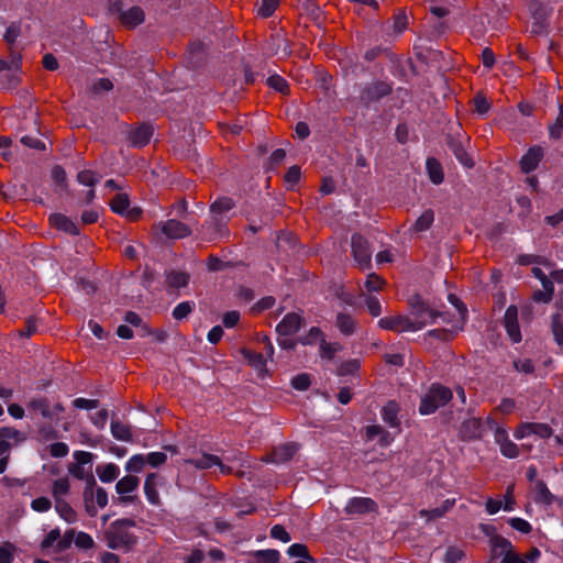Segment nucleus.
<instances>
[{
	"label": "nucleus",
	"mask_w": 563,
	"mask_h": 563,
	"mask_svg": "<svg viewBox=\"0 0 563 563\" xmlns=\"http://www.w3.org/2000/svg\"><path fill=\"white\" fill-rule=\"evenodd\" d=\"M134 526V521L130 519L112 522L106 531L107 547L112 550L129 551L136 543V537L131 531Z\"/></svg>",
	"instance_id": "obj_1"
},
{
	"label": "nucleus",
	"mask_w": 563,
	"mask_h": 563,
	"mask_svg": "<svg viewBox=\"0 0 563 563\" xmlns=\"http://www.w3.org/2000/svg\"><path fill=\"white\" fill-rule=\"evenodd\" d=\"M233 201L230 198L223 197L216 200L211 207V220L203 225L205 234L209 241H214L225 234L222 214L231 210Z\"/></svg>",
	"instance_id": "obj_2"
},
{
	"label": "nucleus",
	"mask_w": 563,
	"mask_h": 563,
	"mask_svg": "<svg viewBox=\"0 0 563 563\" xmlns=\"http://www.w3.org/2000/svg\"><path fill=\"white\" fill-rule=\"evenodd\" d=\"M452 398V391L441 385H432L422 397L419 412L423 416L433 413L440 407L446 405Z\"/></svg>",
	"instance_id": "obj_3"
},
{
	"label": "nucleus",
	"mask_w": 563,
	"mask_h": 563,
	"mask_svg": "<svg viewBox=\"0 0 563 563\" xmlns=\"http://www.w3.org/2000/svg\"><path fill=\"white\" fill-rule=\"evenodd\" d=\"M74 536V529L67 530L64 534H62L59 528H54L43 538L40 547L43 551L62 553L70 548Z\"/></svg>",
	"instance_id": "obj_4"
},
{
	"label": "nucleus",
	"mask_w": 563,
	"mask_h": 563,
	"mask_svg": "<svg viewBox=\"0 0 563 563\" xmlns=\"http://www.w3.org/2000/svg\"><path fill=\"white\" fill-rule=\"evenodd\" d=\"M379 328L394 332H416L421 330V323H412L410 316L397 314L378 320Z\"/></svg>",
	"instance_id": "obj_5"
},
{
	"label": "nucleus",
	"mask_w": 563,
	"mask_h": 563,
	"mask_svg": "<svg viewBox=\"0 0 563 563\" xmlns=\"http://www.w3.org/2000/svg\"><path fill=\"white\" fill-rule=\"evenodd\" d=\"M351 245L355 263L362 269L368 268L372 261V250L367 240H365L361 234H353Z\"/></svg>",
	"instance_id": "obj_6"
},
{
	"label": "nucleus",
	"mask_w": 563,
	"mask_h": 563,
	"mask_svg": "<svg viewBox=\"0 0 563 563\" xmlns=\"http://www.w3.org/2000/svg\"><path fill=\"white\" fill-rule=\"evenodd\" d=\"M153 230L155 233L162 232L168 239H183L191 234L187 224L174 219L154 224Z\"/></svg>",
	"instance_id": "obj_7"
},
{
	"label": "nucleus",
	"mask_w": 563,
	"mask_h": 563,
	"mask_svg": "<svg viewBox=\"0 0 563 563\" xmlns=\"http://www.w3.org/2000/svg\"><path fill=\"white\" fill-rule=\"evenodd\" d=\"M438 317H442V314L432 309L428 303L423 301L412 303V323H421V329L428 324L434 323Z\"/></svg>",
	"instance_id": "obj_8"
},
{
	"label": "nucleus",
	"mask_w": 563,
	"mask_h": 563,
	"mask_svg": "<svg viewBox=\"0 0 563 563\" xmlns=\"http://www.w3.org/2000/svg\"><path fill=\"white\" fill-rule=\"evenodd\" d=\"M494 440L499 445L500 453L507 459H516L519 456L520 449L512 442L505 428L496 426L494 430Z\"/></svg>",
	"instance_id": "obj_9"
},
{
	"label": "nucleus",
	"mask_w": 563,
	"mask_h": 563,
	"mask_svg": "<svg viewBox=\"0 0 563 563\" xmlns=\"http://www.w3.org/2000/svg\"><path fill=\"white\" fill-rule=\"evenodd\" d=\"M530 435H537L540 439H547L552 435V429L547 423L526 422L521 423L514 432V437L517 440H521Z\"/></svg>",
	"instance_id": "obj_10"
},
{
	"label": "nucleus",
	"mask_w": 563,
	"mask_h": 563,
	"mask_svg": "<svg viewBox=\"0 0 563 563\" xmlns=\"http://www.w3.org/2000/svg\"><path fill=\"white\" fill-rule=\"evenodd\" d=\"M376 510L377 504L369 497H352L344 507L346 515H365Z\"/></svg>",
	"instance_id": "obj_11"
},
{
	"label": "nucleus",
	"mask_w": 563,
	"mask_h": 563,
	"mask_svg": "<svg viewBox=\"0 0 563 563\" xmlns=\"http://www.w3.org/2000/svg\"><path fill=\"white\" fill-rule=\"evenodd\" d=\"M24 441L23 434L14 428H0V454H9L13 446Z\"/></svg>",
	"instance_id": "obj_12"
},
{
	"label": "nucleus",
	"mask_w": 563,
	"mask_h": 563,
	"mask_svg": "<svg viewBox=\"0 0 563 563\" xmlns=\"http://www.w3.org/2000/svg\"><path fill=\"white\" fill-rule=\"evenodd\" d=\"M27 408L40 411L44 418L49 420L58 419L60 413L64 411V407L60 404H55L51 408L47 400L42 397L31 399L27 404Z\"/></svg>",
	"instance_id": "obj_13"
},
{
	"label": "nucleus",
	"mask_w": 563,
	"mask_h": 563,
	"mask_svg": "<svg viewBox=\"0 0 563 563\" xmlns=\"http://www.w3.org/2000/svg\"><path fill=\"white\" fill-rule=\"evenodd\" d=\"M530 494L533 501L538 505L551 506L556 501V497L550 492L543 481H536Z\"/></svg>",
	"instance_id": "obj_14"
},
{
	"label": "nucleus",
	"mask_w": 563,
	"mask_h": 563,
	"mask_svg": "<svg viewBox=\"0 0 563 563\" xmlns=\"http://www.w3.org/2000/svg\"><path fill=\"white\" fill-rule=\"evenodd\" d=\"M303 319L300 314L291 312L287 313L277 324L276 331L282 336L295 334L301 327Z\"/></svg>",
	"instance_id": "obj_15"
},
{
	"label": "nucleus",
	"mask_w": 563,
	"mask_h": 563,
	"mask_svg": "<svg viewBox=\"0 0 563 563\" xmlns=\"http://www.w3.org/2000/svg\"><path fill=\"white\" fill-rule=\"evenodd\" d=\"M186 463L194 465L196 468L207 470L212 466H218L221 474H229L231 468L221 463L220 459L217 455L212 454H202L197 459L187 460Z\"/></svg>",
	"instance_id": "obj_16"
},
{
	"label": "nucleus",
	"mask_w": 563,
	"mask_h": 563,
	"mask_svg": "<svg viewBox=\"0 0 563 563\" xmlns=\"http://www.w3.org/2000/svg\"><path fill=\"white\" fill-rule=\"evenodd\" d=\"M74 459L76 460V464L69 466V473L78 479H85L88 476V472L85 470L84 465L92 462L93 454L86 451H76Z\"/></svg>",
	"instance_id": "obj_17"
},
{
	"label": "nucleus",
	"mask_w": 563,
	"mask_h": 563,
	"mask_svg": "<svg viewBox=\"0 0 563 563\" xmlns=\"http://www.w3.org/2000/svg\"><path fill=\"white\" fill-rule=\"evenodd\" d=\"M517 308L515 306H509L505 312V328L514 343H518L521 341V333L517 320Z\"/></svg>",
	"instance_id": "obj_18"
},
{
	"label": "nucleus",
	"mask_w": 563,
	"mask_h": 563,
	"mask_svg": "<svg viewBox=\"0 0 563 563\" xmlns=\"http://www.w3.org/2000/svg\"><path fill=\"white\" fill-rule=\"evenodd\" d=\"M140 481L133 475H128L118 481L115 490L121 495V501L128 503L132 500V497L128 494L134 492L139 487Z\"/></svg>",
	"instance_id": "obj_19"
},
{
	"label": "nucleus",
	"mask_w": 563,
	"mask_h": 563,
	"mask_svg": "<svg viewBox=\"0 0 563 563\" xmlns=\"http://www.w3.org/2000/svg\"><path fill=\"white\" fill-rule=\"evenodd\" d=\"M21 68V57L19 55H12L10 60H3L0 58V73L5 71V76L9 79V85L13 86L18 81V74Z\"/></svg>",
	"instance_id": "obj_20"
},
{
	"label": "nucleus",
	"mask_w": 563,
	"mask_h": 563,
	"mask_svg": "<svg viewBox=\"0 0 563 563\" xmlns=\"http://www.w3.org/2000/svg\"><path fill=\"white\" fill-rule=\"evenodd\" d=\"M543 156V151L541 147L534 146L531 147L521 158L520 166L522 172L530 173L534 170L541 158Z\"/></svg>",
	"instance_id": "obj_21"
},
{
	"label": "nucleus",
	"mask_w": 563,
	"mask_h": 563,
	"mask_svg": "<svg viewBox=\"0 0 563 563\" xmlns=\"http://www.w3.org/2000/svg\"><path fill=\"white\" fill-rule=\"evenodd\" d=\"M49 223L56 229L64 231L71 235L79 234L77 224L62 213H54L49 216Z\"/></svg>",
	"instance_id": "obj_22"
},
{
	"label": "nucleus",
	"mask_w": 563,
	"mask_h": 563,
	"mask_svg": "<svg viewBox=\"0 0 563 563\" xmlns=\"http://www.w3.org/2000/svg\"><path fill=\"white\" fill-rule=\"evenodd\" d=\"M144 12L140 7H131L120 13V21L126 27H135L144 21Z\"/></svg>",
	"instance_id": "obj_23"
},
{
	"label": "nucleus",
	"mask_w": 563,
	"mask_h": 563,
	"mask_svg": "<svg viewBox=\"0 0 563 563\" xmlns=\"http://www.w3.org/2000/svg\"><path fill=\"white\" fill-rule=\"evenodd\" d=\"M152 134V128L150 125L143 124L130 132L129 140L133 146L141 147L150 142Z\"/></svg>",
	"instance_id": "obj_24"
},
{
	"label": "nucleus",
	"mask_w": 563,
	"mask_h": 563,
	"mask_svg": "<svg viewBox=\"0 0 563 563\" xmlns=\"http://www.w3.org/2000/svg\"><path fill=\"white\" fill-rule=\"evenodd\" d=\"M298 445L296 443H286L279 446H276L272 453V462L274 463H285L292 459V456L297 453Z\"/></svg>",
	"instance_id": "obj_25"
},
{
	"label": "nucleus",
	"mask_w": 563,
	"mask_h": 563,
	"mask_svg": "<svg viewBox=\"0 0 563 563\" xmlns=\"http://www.w3.org/2000/svg\"><path fill=\"white\" fill-rule=\"evenodd\" d=\"M241 354L258 374H264L266 372V360L263 354L253 352L249 349H242Z\"/></svg>",
	"instance_id": "obj_26"
},
{
	"label": "nucleus",
	"mask_w": 563,
	"mask_h": 563,
	"mask_svg": "<svg viewBox=\"0 0 563 563\" xmlns=\"http://www.w3.org/2000/svg\"><path fill=\"white\" fill-rule=\"evenodd\" d=\"M495 548H501V551L505 552V555L500 563H526L523 559L519 555L511 552V544L504 538H497L494 541Z\"/></svg>",
	"instance_id": "obj_27"
},
{
	"label": "nucleus",
	"mask_w": 563,
	"mask_h": 563,
	"mask_svg": "<svg viewBox=\"0 0 563 563\" xmlns=\"http://www.w3.org/2000/svg\"><path fill=\"white\" fill-rule=\"evenodd\" d=\"M54 507L58 516L66 522L74 523L77 521V512L66 499L54 501Z\"/></svg>",
	"instance_id": "obj_28"
},
{
	"label": "nucleus",
	"mask_w": 563,
	"mask_h": 563,
	"mask_svg": "<svg viewBox=\"0 0 563 563\" xmlns=\"http://www.w3.org/2000/svg\"><path fill=\"white\" fill-rule=\"evenodd\" d=\"M70 493V482L68 477H59L52 484V496L54 501L66 499Z\"/></svg>",
	"instance_id": "obj_29"
},
{
	"label": "nucleus",
	"mask_w": 563,
	"mask_h": 563,
	"mask_svg": "<svg viewBox=\"0 0 563 563\" xmlns=\"http://www.w3.org/2000/svg\"><path fill=\"white\" fill-rule=\"evenodd\" d=\"M335 325L340 330V332L344 335H351L355 332L357 322L354 320V318L344 312H340L336 316Z\"/></svg>",
	"instance_id": "obj_30"
},
{
	"label": "nucleus",
	"mask_w": 563,
	"mask_h": 563,
	"mask_svg": "<svg viewBox=\"0 0 563 563\" xmlns=\"http://www.w3.org/2000/svg\"><path fill=\"white\" fill-rule=\"evenodd\" d=\"M99 479L103 483H111L120 475V468L114 463L99 465L96 470Z\"/></svg>",
	"instance_id": "obj_31"
},
{
	"label": "nucleus",
	"mask_w": 563,
	"mask_h": 563,
	"mask_svg": "<svg viewBox=\"0 0 563 563\" xmlns=\"http://www.w3.org/2000/svg\"><path fill=\"white\" fill-rule=\"evenodd\" d=\"M157 479V475L155 473H152L146 476L144 482V493L146 495L147 500L153 505H157L159 501V496L156 490Z\"/></svg>",
	"instance_id": "obj_32"
},
{
	"label": "nucleus",
	"mask_w": 563,
	"mask_h": 563,
	"mask_svg": "<svg viewBox=\"0 0 563 563\" xmlns=\"http://www.w3.org/2000/svg\"><path fill=\"white\" fill-rule=\"evenodd\" d=\"M398 411H399L398 405L395 401H389L382 409V418L390 427H397L399 423Z\"/></svg>",
	"instance_id": "obj_33"
},
{
	"label": "nucleus",
	"mask_w": 563,
	"mask_h": 563,
	"mask_svg": "<svg viewBox=\"0 0 563 563\" xmlns=\"http://www.w3.org/2000/svg\"><path fill=\"white\" fill-rule=\"evenodd\" d=\"M455 504V499H445L440 507L421 510L420 516L427 517L429 519H435L442 517L445 512H448Z\"/></svg>",
	"instance_id": "obj_34"
},
{
	"label": "nucleus",
	"mask_w": 563,
	"mask_h": 563,
	"mask_svg": "<svg viewBox=\"0 0 563 563\" xmlns=\"http://www.w3.org/2000/svg\"><path fill=\"white\" fill-rule=\"evenodd\" d=\"M462 432L468 439H476L482 435V424L479 419H468L463 423Z\"/></svg>",
	"instance_id": "obj_35"
},
{
	"label": "nucleus",
	"mask_w": 563,
	"mask_h": 563,
	"mask_svg": "<svg viewBox=\"0 0 563 563\" xmlns=\"http://www.w3.org/2000/svg\"><path fill=\"white\" fill-rule=\"evenodd\" d=\"M434 221V213L431 209L424 210L421 216L416 220L412 230L416 232H423L428 230Z\"/></svg>",
	"instance_id": "obj_36"
},
{
	"label": "nucleus",
	"mask_w": 563,
	"mask_h": 563,
	"mask_svg": "<svg viewBox=\"0 0 563 563\" xmlns=\"http://www.w3.org/2000/svg\"><path fill=\"white\" fill-rule=\"evenodd\" d=\"M427 170L433 184L439 185L443 181L442 167L435 158L427 159Z\"/></svg>",
	"instance_id": "obj_37"
},
{
	"label": "nucleus",
	"mask_w": 563,
	"mask_h": 563,
	"mask_svg": "<svg viewBox=\"0 0 563 563\" xmlns=\"http://www.w3.org/2000/svg\"><path fill=\"white\" fill-rule=\"evenodd\" d=\"M111 210L114 213L123 216L130 207V200L126 194H118L110 202Z\"/></svg>",
	"instance_id": "obj_38"
},
{
	"label": "nucleus",
	"mask_w": 563,
	"mask_h": 563,
	"mask_svg": "<svg viewBox=\"0 0 563 563\" xmlns=\"http://www.w3.org/2000/svg\"><path fill=\"white\" fill-rule=\"evenodd\" d=\"M189 276L184 272H169L166 276V282L172 288H181L188 284Z\"/></svg>",
	"instance_id": "obj_39"
},
{
	"label": "nucleus",
	"mask_w": 563,
	"mask_h": 563,
	"mask_svg": "<svg viewBox=\"0 0 563 563\" xmlns=\"http://www.w3.org/2000/svg\"><path fill=\"white\" fill-rule=\"evenodd\" d=\"M111 433L117 440L120 441H130L132 438V433L129 426L121 423L119 421L111 422Z\"/></svg>",
	"instance_id": "obj_40"
},
{
	"label": "nucleus",
	"mask_w": 563,
	"mask_h": 563,
	"mask_svg": "<svg viewBox=\"0 0 563 563\" xmlns=\"http://www.w3.org/2000/svg\"><path fill=\"white\" fill-rule=\"evenodd\" d=\"M75 545L80 550H90L95 547V541L92 537L84 531H75V536L73 538Z\"/></svg>",
	"instance_id": "obj_41"
},
{
	"label": "nucleus",
	"mask_w": 563,
	"mask_h": 563,
	"mask_svg": "<svg viewBox=\"0 0 563 563\" xmlns=\"http://www.w3.org/2000/svg\"><path fill=\"white\" fill-rule=\"evenodd\" d=\"M124 321L126 323H129L130 325H133V327L140 329V335L145 336V335L150 334V330H148L147 325L143 323V320L141 319V317L137 313H135L133 311H129L124 317Z\"/></svg>",
	"instance_id": "obj_42"
},
{
	"label": "nucleus",
	"mask_w": 563,
	"mask_h": 563,
	"mask_svg": "<svg viewBox=\"0 0 563 563\" xmlns=\"http://www.w3.org/2000/svg\"><path fill=\"white\" fill-rule=\"evenodd\" d=\"M545 16L547 12L544 10L542 11H536L533 13V21L531 23V32L534 34H542L547 31V23H545Z\"/></svg>",
	"instance_id": "obj_43"
},
{
	"label": "nucleus",
	"mask_w": 563,
	"mask_h": 563,
	"mask_svg": "<svg viewBox=\"0 0 563 563\" xmlns=\"http://www.w3.org/2000/svg\"><path fill=\"white\" fill-rule=\"evenodd\" d=\"M361 297L365 298V306L373 317H378L383 312L382 303L377 297L371 295L366 296L364 291L361 292Z\"/></svg>",
	"instance_id": "obj_44"
},
{
	"label": "nucleus",
	"mask_w": 563,
	"mask_h": 563,
	"mask_svg": "<svg viewBox=\"0 0 563 563\" xmlns=\"http://www.w3.org/2000/svg\"><path fill=\"white\" fill-rule=\"evenodd\" d=\"M258 563H277L280 554L277 550H258L254 553Z\"/></svg>",
	"instance_id": "obj_45"
},
{
	"label": "nucleus",
	"mask_w": 563,
	"mask_h": 563,
	"mask_svg": "<svg viewBox=\"0 0 563 563\" xmlns=\"http://www.w3.org/2000/svg\"><path fill=\"white\" fill-rule=\"evenodd\" d=\"M99 180L100 176L90 169H85L77 174V181L84 186L93 187Z\"/></svg>",
	"instance_id": "obj_46"
},
{
	"label": "nucleus",
	"mask_w": 563,
	"mask_h": 563,
	"mask_svg": "<svg viewBox=\"0 0 563 563\" xmlns=\"http://www.w3.org/2000/svg\"><path fill=\"white\" fill-rule=\"evenodd\" d=\"M16 553V547L11 542L0 545V563H12Z\"/></svg>",
	"instance_id": "obj_47"
},
{
	"label": "nucleus",
	"mask_w": 563,
	"mask_h": 563,
	"mask_svg": "<svg viewBox=\"0 0 563 563\" xmlns=\"http://www.w3.org/2000/svg\"><path fill=\"white\" fill-rule=\"evenodd\" d=\"M453 153L456 157V159L465 167L471 168L473 167L474 163L472 157L467 154V152L464 150L462 144L456 143L452 145Z\"/></svg>",
	"instance_id": "obj_48"
},
{
	"label": "nucleus",
	"mask_w": 563,
	"mask_h": 563,
	"mask_svg": "<svg viewBox=\"0 0 563 563\" xmlns=\"http://www.w3.org/2000/svg\"><path fill=\"white\" fill-rule=\"evenodd\" d=\"M552 333L554 335V340L559 345L563 344V318L560 313H556L552 317Z\"/></svg>",
	"instance_id": "obj_49"
},
{
	"label": "nucleus",
	"mask_w": 563,
	"mask_h": 563,
	"mask_svg": "<svg viewBox=\"0 0 563 563\" xmlns=\"http://www.w3.org/2000/svg\"><path fill=\"white\" fill-rule=\"evenodd\" d=\"M384 285L385 280L380 276L372 273L367 276L364 287L366 291L371 294L374 291H379Z\"/></svg>",
	"instance_id": "obj_50"
},
{
	"label": "nucleus",
	"mask_w": 563,
	"mask_h": 563,
	"mask_svg": "<svg viewBox=\"0 0 563 563\" xmlns=\"http://www.w3.org/2000/svg\"><path fill=\"white\" fill-rule=\"evenodd\" d=\"M145 456L142 455V454H135L133 456H131L126 464H125V470L126 472H134V473H139L143 470L144 465H145Z\"/></svg>",
	"instance_id": "obj_51"
},
{
	"label": "nucleus",
	"mask_w": 563,
	"mask_h": 563,
	"mask_svg": "<svg viewBox=\"0 0 563 563\" xmlns=\"http://www.w3.org/2000/svg\"><path fill=\"white\" fill-rule=\"evenodd\" d=\"M518 263L521 265H529V264H540L545 266L547 268H552L553 263L548 261L544 257L537 256V255H520L518 257Z\"/></svg>",
	"instance_id": "obj_52"
},
{
	"label": "nucleus",
	"mask_w": 563,
	"mask_h": 563,
	"mask_svg": "<svg viewBox=\"0 0 563 563\" xmlns=\"http://www.w3.org/2000/svg\"><path fill=\"white\" fill-rule=\"evenodd\" d=\"M507 522L509 523V526L512 529H515L521 533L528 534L532 531V526L526 519H522L519 517H512V518H509Z\"/></svg>",
	"instance_id": "obj_53"
},
{
	"label": "nucleus",
	"mask_w": 563,
	"mask_h": 563,
	"mask_svg": "<svg viewBox=\"0 0 563 563\" xmlns=\"http://www.w3.org/2000/svg\"><path fill=\"white\" fill-rule=\"evenodd\" d=\"M340 349L341 345L339 343H329L322 340L320 343V355L323 358L332 360Z\"/></svg>",
	"instance_id": "obj_54"
},
{
	"label": "nucleus",
	"mask_w": 563,
	"mask_h": 563,
	"mask_svg": "<svg viewBox=\"0 0 563 563\" xmlns=\"http://www.w3.org/2000/svg\"><path fill=\"white\" fill-rule=\"evenodd\" d=\"M280 0H261V4L258 5L257 13L263 18L271 16L276 8L278 7Z\"/></svg>",
	"instance_id": "obj_55"
},
{
	"label": "nucleus",
	"mask_w": 563,
	"mask_h": 563,
	"mask_svg": "<svg viewBox=\"0 0 563 563\" xmlns=\"http://www.w3.org/2000/svg\"><path fill=\"white\" fill-rule=\"evenodd\" d=\"M267 85L282 93H287L289 89L287 81L279 75L269 76L267 78Z\"/></svg>",
	"instance_id": "obj_56"
},
{
	"label": "nucleus",
	"mask_w": 563,
	"mask_h": 563,
	"mask_svg": "<svg viewBox=\"0 0 563 563\" xmlns=\"http://www.w3.org/2000/svg\"><path fill=\"white\" fill-rule=\"evenodd\" d=\"M192 307H194V303H191L189 301H183L174 308L173 317L176 320H181V319L186 318L191 312Z\"/></svg>",
	"instance_id": "obj_57"
},
{
	"label": "nucleus",
	"mask_w": 563,
	"mask_h": 563,
	"mask_svg": "<svg viewBox=\"0 0 563 563\" xmlns=\"http://www.w3.org/2000/svg\"><path fill=\"white\" fill-rule=\"evenodd\" d=\"M31 508L36 512H46L52 508V501L49 498L41 496L31 501Z\"/></svg>",
	"instance_id": "obj_58"
},
{
	"label": "nucleus",
	"mask_w": 563,
	"mask_h": 563,
	"mask_svg": "<svg viewBox=\"0 0 563 563\" xmlns=\"http://www.w3.org/2000/svg\"><path fill=\"white\" fill-rule=\"evenodd\" d=\"M563 132V106L560 107V113L556 121L549 126V134L553 139H559Z\"/></svg>",
	"instance_id": "obj_59"
},
{
	"label": "nucleus",
	"mask_w": 563,
	"mask_h": 563,
	"mask_svg": "<svg viewBox=\"0 0 563 563\" xmlns=\"http://www.w3.org/2000/svg\"><path fill=\"white\" fill-rule=\"evenodd\" d=\"M514 367L517 372L522 374H532L534 372V365L529 358H518L514 361Z\"/></svg>",
	"instance_id": "obj_60"
},
{
	"label": "nucleus",
	"mask_w": 563,
	"mask_h": 563,
	"mask_svg": "<svg viewBox=\"0 0 563 563\" xmlns=\"http://www.w3.org/2000/svg\"><path fill=\"white\" fill-rule=\"evenodd\" d=\"M311 384L310 376L306 373L296 375L291 379V386L297 390H306Z\"/></svg>",
	"instance_id": "obj_61"
},
{
	"label": "nucleus",
	"mask_w": 563,
	"mask_h": 563,
	"mask_svg": "<svg viewBox=\"0 0 563 563\" xmlns=\"http://www.w3.org/2000/svg\"><path fill=\"white\" fill-rule=\"evenodd\" d=\"M389 91H390V88L388 87V85L376 84L373 87H369L367 89V91H366L368 95L367 99L379 98L382 96L387 95Z\"/></svg>",
	"instance_id": "obj_62"
},
{
	"label": "nucleus",
	"mask_w": 563,
	"mask_h": 563,
	"mask_svg": "<svg viewBox=\"0 0 563 563\" xmlns=\"http://www.w3.org/2000/svg\"><path fill=\"white\" fill-rule=\"evenodd\" d=\"M287 554L291 558H308L309 552L305 544L302 543H294L291 544L288 550Z\"/></svg>",
	"instance_id": "obj_63"
},
{
	"label": "nucleus",
	"mask_w": 563,
	"mask_h": 563,
	"mask_svg": "<svg viewBox=\"0 0 563 563\" xmlns=\"http://www.w3.org/2000/svg\"><path fill=\"white\" fill-rule=\"evenodd\" d=\"M167 460V456L163 452H151L145 456V462L148 463L153 467H157L164 464Z\"/></svg>",
	"instance_id": "obj_64"
}]
</instances>
